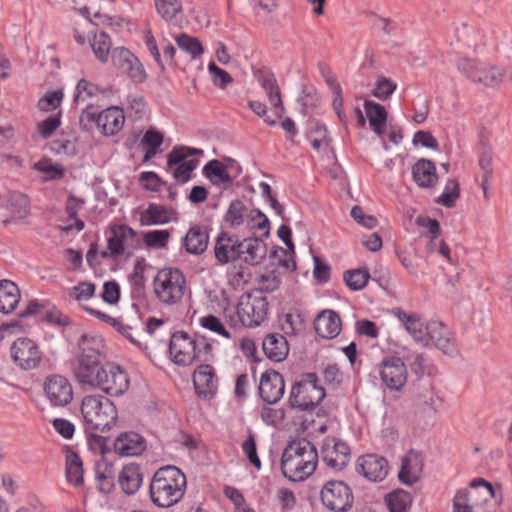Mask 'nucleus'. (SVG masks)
Wrapping results in <instances>:
<instances>
[{"mask_svg": "<svg viewBox=\"0 0 512 512\" xmlns=\"http://www.w3.org/2000/svg\"><path fill=\"white\" fill-rule=\"evenodd\" d=\"M99 354H76L67 362L68 370L82 388L95 389L104 367Z\"/></svg>", "mask_w": 512, "mask_h": 512, "instance_id": "obj_7", "label": "nucleus"}, {"mask_svg": "<svg viewBox=\"0 0 512 512\" xmlns=\"http://www.w3.org/2000/svg\"><path fill=\"white\" fill-rule=\"evenodd\" d=\"M412 501V495L403 489H396L385 496L389 512H408Z\"/></svg>", "mask_w": 512, "mask_h": 512, "instance_id": "obj_35", "label": "nucleus"}, {"mask_svg": "<svg viewBox=\"0 0 512 512\" xmlns=\"http://www.w3.org/2000/svg\"><path fill=\"white\" fill-rule=\"evenodd\" d=\"M318 453L312 442L302 439L290 443L283 451L281 470L287 479L298 482L308 478L316 469Z\"/></svg>", "mask_w": 512, "mask_h": 512, "instance_id": "obj_2", "label": "nucleus"}, {"mask_svg": "<svg viewBox=\"0 0 512 512\" xmlns=\"http://www.w3.org/2000/svg\"><path fill=\"white\" fill-rule=\"evenodd\" d=\"M21 294L18 286L11 280H0V312L12 313L18 306Z\"/></svg>", "mask_w": 512, "mask_h": 512, "instance_id": "obj_31", "label": "nucleus"}, {"mask_svg": "<svg viewBox=\"0 0 512 512\" xmlns=\"http://www.w3.org/2000/svg\"><path fill=\"white\" fill-rule=\"evenodd\" d=\"M157 13L163 20L169 23L176 24L178 22L177 16L182 14L181 0H154Z\"/></svg>", "mask_w": 512, "mask_h": 512, "instance_id": "obj_38", "label": "nucleus"}, {"mask_svg": "<svg viewBox=\"0 0 512 512\" xmlns=\"http://www.w3.org/2000/svg\"><path fill=\"white\" fill-rule=\"evenodd\" d=\"M8 203L12 212L15 213L18 216V218L22 219L29 215L30 201L27 195L19 192H14L10 195Z\"/></svg>", "mask_w": 512, "mask_h": 512, "instance_id": "obj_51", "label": "nucleus"}, {"mask_svg": "<svg viewBox=\"0 0 512 512\" xmlns=\"http://www.w3.org/2000/svg\"><path fill=\"white\" fill-rule=\"evenodd\" d=\"M422 347L435 348L448 352L455 348V338L449 328L439 321H431L425 325Z\"/></svg>", "mask_w": 512, "mask_h": 512, "instance_id": "obj_16", "label": "nucleus"}, {"mask_svg": "<svg viewBox=\"0 0 512 512\" xmlns=\"http://www.w3.org/2000/svg\"><path fill=\"white\" fill-rule=\"evenodd\" d=\"M40 363V354H0V372L5 374L29 371L37 368Z\"/></svg>", "mask_w": 512, "mask_h": 512, "instance_id": "obj_22", "label": "nucleus"}, {"mask_svg": "<svg viewBox=\"0 0 512 512\" xmlns=\"http://www.w3.org/2000/svg\"><path fill=\"white\" fill-rule=\"evenodd\" d=\"M268 309L269 303L263 289H253L240 297L236 313L243 326L253 328L267 318Z\"/></svg>", "mask_w": 512, "mask_h": 512, "instance_id": "obj_5", "label": "nucleus"}, {"mask_svg": "<svg viewBox=\"0 0 512 512\" xmlns=\"http://www.w3.org/2000/svg\"><path fill=\"white\" fill-rule=\"evenodd\" d=\"M186 488V476L178 467L163 466L150 480L149 498L159 508H170L182 500Z\"/></svg>", "mask_w": 512, "mask_h": 512, "instance_id": "obj_1", "label": "nucleus"}, {"mask_svg": "<svg viewBox=\"0 0 512 512\" xmlns=\"http://www.w3.org/2000/svg\"><path fill=\"white\" fill-rule=\"evenodd\" d=\"M137 232L127 224H113L110 226V236L107 239V248L121 256L125 254V242L128 239H137Z\"/></svg>", "mask_w": 512, "mask_h": 512, "instance_id": "obj_29", "label": "nucleus"}, {"mask_svg": "<svg viewBox=\"0 0 512 512\" xmlns=\"http://www.w3.org/2000/svg\"><path fill=\"white\" fill-rule=\"evenodd\" d=\"M130 386L127 372L114 362H104L101 376L95 389H99L107 395L118 397L123 395Z\"/></svg>", "mask_w": 512, "mask_h": 512, "instance_id": "obj_8", "label": "nucleus"}, {"mask_svg": "<svg viewBox=\"0 0 512 512\" xmlns=\"http://www.w3.org/2000/svg\"><path fill=\"white\" fill-rule=\"evenodd\" d=\"M237 166L238 174L242 168L237 161L229 156H224L222 161L218 159L209 160L202 168L203 176L215 187L222 190H228L234 184V177L229 173V169Z\"/></svg>", "mask_w": 512, "mask_h": 512, "instance_id": "obj_10", "label": "nucleus"}, {"mask_svg": "<svg viewBox=\"0 0 512 512\" xmlns=\"http://www.w3.org/2000/svg\"><path fill=\"white\" fill-rule=\"evenodd\" d=\"M186 279L179 268H164L154 278V292L168 305L179 302L184 296Z\"/></svg>", "mask_w": 512, "mask_h": 512, "instance_id": "obj_6", "label": "nucleus"}, {"mask_svg": "<svg viewBox=\"0 0 512 512\" xmlns=\"http://www.w3.org/2000/svg\"><path fill=\"white\" fill-rule=\"evenodd\" d=\"M460 198V185L456 179H448L443 193L435 199V203L446 208H453Z\"/></svg>", "mask_w": 512, "mask_h": 512, "instance_id": "obj_44", "label": "nucleus"}, {"mask_svg": "<svg viewBox=\"0 0 512 512\" xmlns=\"http://www.w3.org/2000/svg\"><path fill=\"white\" fill-rule=\"evenodd\" d=\"M66 477L69 483L78 486L83 482V467L81 458L76 453L67 455Z\"/></svg>", "mask_w": 512, "mask_h": 512, "instance_id": "obj_45", "label": "nucleus"}, {"mask_svg": "<svg viewBox=\"0 0 512 512\" xmlns=\"http://www.w3.org/2000/svg\"><path fill=\"white\" fill-rule=\"evenodd\" d=\"M78 346L81 352H101L105 347V341L100 335L90 336L84 333L79 338Z\"/></svg>", "mask_w": 512, "mask_h": 512, "instance_id": "obj_58", "label": "nucleus"}, {"mask_svg": "<svg viewBox=\"0 0 512 512\" xmlns=\"http://www.w3.org/2000/svg\"><path fill=\"white\" fill-rule=\"evenodd\" d=\"M503 74L496 66H489L482 63L473 82L481 83L487 87H498L502 82Z\"/></svg>", "mask_w": 512, "mask_h": 512, "instance_id": "obj_41", "label": "nucleus"}, {"mask_svg": "<svg viewBox=\"0 0 512 512\" xmlns=\"http://www.w3.org/2000/svg\"><path fill=\"white\" fill-rule=\"evenodd\" d=\"M260 417L266 425L277 428L285 419V411L283 408L264 406L261 408Z\"/></svg>", "mask_w": 512, "mask_h": 512, "instance_id": "obj_55", "label": "nucleus"}, {"mask_svg": "<svg viewBox=\"0 0 512 512\" xmlns=\"http://www.w3.org/2000/svg\"><path fill=\"white\" fill-rule=\"evenodd\" d=\"M121 296L120 286L116 281H107L103 284L102 300L110 305L119 302Z\"/></svg>", "mask_w": 512, "mask_h": 512, "instance_id": "obj_63", "label": "nucleus"}, {"mask_svg": "<svg viewBox=\"0 0 512 512\" xmlns=\"http://www.w3.org/2000/svg\"><path fill=\"white\" fill-rule=\"evenodd\" d=\"M423 469V454L415 449H410L401 459L398 479L402 484L412 486L420 480Z\"/></svg>", "mask_w": 512, "mask_h": 512, "instance_id": "obj_18", "label": "nucleus"}, {"mask_svg": "<svg viewBox=\"0 0 512 512\" xmlns=\"http://www.w3.org/2000/svg\"><path fill=\"white\" fill-rule=\"evenodd\" d=\"M241 448L249 462L256 468H261V460L257 454L256 440L252 432H249L247 438L242 442Z\"/></svg>", "mask_w": 512, "mask_h": 512, "instance_id": "obj_60", "label": "nucleus"}, {"mask_svg": "<svg viewBox=\"0 0 512 512\" xmlns=\"http://www.w3.org/2000/svg\"><path fill=\"white\" fill-rule=\"evenodd\" d=\"M404 326L415 342L421 344V341H423L425 325L421 322L419 315L412 313V317L404 324Z\"/></svg>", "mask_w": 512, "mask_h": 512, "instance_id": "obj_61", "label": "nucleus"}, {"mask_svg": "<svg viewBox=\"0 0 512 512\" xmlns=\"http://www.w3.org/2000/svg\"><path fill=\"white\" fill-rule=\"evenodd\" d=\"M139 181L144 190L159 192L161 186H166L167 182L164 181L156 172L154 171H144L139 176Z\"/></svg>", "mask_w": 512, "mask_h": 512, "instance_id": "obj_59", "label": "nucleus"}, {"mask_svg": "<svg viewBox=\"0 0 512 512\" xmlns=\"http://www.w3.org/2000/svg\"><path fill=\"white\" fill-rule=\"evenodd\" d=\"M314 330L316 334L327 340H331L336 338L342 327V321L340 315L331 309L322 310L315 317L314 322Z\"/></svg>", "mask_w": 512, "mask_h": 512, "instance_id": "obj_24", "label": "nucleus"}, {"mask_svg": "<svg viewBox=\"0 0 512 512\" xmlns=\"http://www.w3.org/2000/svg\"><path fill=\"white\" fill-rule=\"evenodd\" d=\"M103 116V110L98 111V108L94 105H88L81 113L80 116V126L83 131H89L91 129V126L88 124H95L96 127L100 128V124Z\"/></svg>", "mask_w": 512, "mask_h": 512, "instance_id": "obj_56", "label": "nucleus"}, {"mask_svg": "<svg viewBox=\"0 0 512 512\" xmlns=\"http://www.w3.org/2000/svg\"><path fill=\"white\" fill-rule=\"evenodd\" d=\"M111 61L115 68L126 74L134 83L142 84L147 79L140 60L127 48L116 47L111 51Z\"/></svg>", "mask_w": 512, "mask_h": 512, "instance_id": "obj_11", "label": "nucleus"}, {"mask_svg": "<svg viewBox=\"0 0 512 512\" xmlns=\"http://www.w3.org/2000/svg\"><path fill=\"white\" fill-rule=\"evenodd\" d=\"M170 236L169 230H151L142 234L146 247L155 249L166 248Z\"/></svg>", "mask_w": 512, "mask_h": 512, "instance_id": "obj_48", "label": "nucleus"}, {"mask_svg": "<svg viewBox=\"0 0 512 512\" xmlns=\"http://www.w3.org/2000/svg\"><path fill=\"white\" fill-rule=\"evenodd\" d=\"M242 243L237 234L222 230L215 238L213 252L217 263L226 265L242 258Z\"/></svg>", "mask_w": 512, "mask_h": 512, "instance_id": "obj_13", "label": "nucleus"}, {"mask_svg": "<svg viewBox=\"0 0 512 512\" xmlns=\"http://www.w3.org/2000/svg\"><path fill=\"white\" fill-rule=\"evenodd\" d=\"M322 504L332 512H347L353 504L351 488L343 481H328L321 489Z\"/></svg>", "mask_w": 512, "mask_h": 512, "instance_id": "obj_9", "label": "nucleus"}, {"mask_svg": "<svg viewBox=\"0 0 512 512\" xmlns=\"http://www.w3.org/2000/svg\"><path fill=\"white\" fill-rule=\"evenodd\" d=\"M396 88L395 82L385 76H380L377 78L371 94L379 100L385 101L395 92Z\"/></svg>", "mask_w": 512, "mask_h": 512, "instance_id": "obj_54", "label": "nucleus"}, {"mask_svg": "<svg viewBox=\"0 0 512 512\" xmlns=\"http://www.w3.org/2000/svg\"><path fill=\"white\" fill-rule=\"evenodd\" d=\"M254 75L261 84V87L265 90L270 103H274L276 99H282L280 87L273 72L269 70H258Z\"/></svg>", "mask_w": 512, "mask_h": 512, "instance_id": "obj_36", "label": "nucleus"}, {"mask_svg": "<svg viewBox=\"0 0 512 512\" xmlns=\"http://www.w3.org/2000/svg\"><path fill=\"white\" fill-rule=\"evenodd\" d=\"M453 512H473L468 489H459L453 498Z\"/></svg>", "mask_w": 512, "mask_h": 512, "instance_id": "obj_64", "label": "nucleus"}, {"mask_svg": "<svg viewBox=\"0 0 512 512\" xmlns=\"http://www.w3.org/2000/svg\"><path fill=\"white\" fill-rule=\"evenodd\" d=\"M483 62H480L476 59L470 58H461L457 61V69L468 79L471 81L477 75L478 70L480 69Z\"/></svg>", "mask_w": 512, "mask_h": 512, "instance_id": "obj_62", "label": "nucleus"}, {"mask_svg": "<svg viewBox=\"0 0 512 512\" xmlns=\"http://www.w3.org/2000/svg\"><path fill=\"white\" fill-rule=\"evenodd\" d=\"M101 132L105 136L116 135L124 125L125 116L122 108L118 106H111L103 110V116H101Z\"/></svg>", "mask_w": 512, "mask_h": 512, "instance_id": "obj_32", "label": "nucleus"}, {"mask_svg": "<svg viewBox=\"0 0 512 512\" xmlns=\"http://www.w3.org/2000/svg\"><path fill=\"white\" fill-rule=\"evenodd\" d=\"M380 377L383 384L391 391H400L407 382V368L404 361L397 356L382 360Z\"/></svg>", "mask_w": 512, "mask_h": 512, "instance_id": "obj_15", "label": "nucleus"}, {"mask_svg": "<svg viewBox=\"0 0 512 512\" xmlns=\"http://www.w3.org/2000/svg\"><path fill=\"white\" fill-rule=\"evenodd\" d=\"M62 112L51 114L37 124V132L43 139L51 137L61 125Z\"/></svg>", "mask_w": 512, "mask_h": 512, "instance_id": "obj_50", "label": "nucleus"}, {"mask_svg": "<svg viewBox=\"0 0 512 512\" xmlns=\"http://www.w3.org/2000/svg\"><path fill=\"white\" fill-rule=\"evenodd\" d=\"M209 230L206 226H191L183 238V246L186 252L193 255L203 254L209 244Z\"/></svg>", "mask_w": 512, "mask_h": 512, "instance_id": "obj_26", "label": "nucleus"}, {"mask_svg": "<svg viewBox=\"0 0 512 512\" xmlns=\"http://www.w3.org/2000/svg\"><path fill=\"white\" fill-rule=\"evenodd\" d=\"M364 110L370 129L381 137L387 128L388 112L386 108L380 103L366 99Z\"/></svg>", "mask_w": 512, "mask_h": 512, "instance_id": "obj_28", "label": "nucleus"}, {"mask_svg": "<svg viewBox=\"0 0 512 512\" xmlns=\"http://www.w3.org/2000/svg\"><path fill=\"white\" fill-rule=\"evenodd\" d=\"M142 468L135 463H129L121 469L118 476V483L126 495H134L143 483Z\"/></svg>", "mask_w": 512, "mask_h": 512, "instance_id": "obj_27", "label": "nucleus"}, {"mask_svg": "<svg viewBox=\"0 0 512 512\" xmlns=\"http://www.w3.org/2000/svg\"><path fill=\"white\" fill-rule=\"evenodd\" d=\"M177 46L188 53L192 59L199 58L204 53V47L200 40L186 33H181L175 38Z\"/></svg>", "mask_w": 512, "mask_h": 512, "instance_id": "obj_43", "label": "nucleus"}, {"mask_svg": "<svg viewBox=\"0 0 512 512\" xmlns=\"http://www.w3.org/2000/svg\"><path fill=\"white\" fill-rule=\"evenodd\" d=\"M246 211L247 207L241 200H232L223 216V221L230 228H238L244 223Z\"/></svg>", "mask_w": 512, "mask_h": 512, "instance_id": "obj_40", "label": "nucleus"}, {"mask_svg": "<svg viewBox=\"0 0 512 512\" xmlns=\"http://www.w3.org/2000/svg\"><path fill=\"white\" fill-rule=\"evenodd\" d=\"M321 458L329 468L341 471L350 462V448L340 439L326 437L321 447Z\"/></svg>", "mask_w": 512, "mask_h": 512, "instance_id": "obj_14", "label": "nucleus"}, {"mask_svg": "<svg viewBox=\"0 0 512 512\" xmlns=\"http://www.w3.org/2000/svg\"><path fill=\"white\" fill-rule=\"evenodd\" d=\"M356 469L359 474L372 482L383 481L389 472L386 458L378 454H366L357 459Z\"/></svg>", "mask_w": 512, "mask_h": 512, "instance_id": "obj_17", "label": "nucleus"}, {"mask_svg": "<svg viewBox=\"0 0 512 512\" xmlns=\"http://www.w3.org/2000/svg\"><path fill=\"white\" fill-rule=\"evenodd\" d=\"M111 46V38L106 32L100 31L94 34L91 47L95 57L100 62L106 63L108 61Z\"/></svg>", "mask_w": 512, "mask_h": 512, "instance_id": "obj_42", "label": "nucleus"}, {"mask_svg": "<svg viewBox=\"0 0 512 512\" xmlns=\"http://www.w3.org/2000/svg\"><path fill=\"white\" fill-rule=\"evenodd\" d=\"M324 387L315 373H307L293 384L289 394V405L299 411L314 410L325 398Z\"/></svg>", "mask_w": 512, "mask_h": 512, "instance_id": "obj_4", "label": "nucleus"}, {"mask_svg": "<svg viewBox=\"0 0 512 512\" xmlns=\"http://www.w3.org/2000/svg\"><path fill=\"white\" fill-rule=\"evenodd\" d=\"M146 268L144 258L137 259L134 263L133 272L129 275V280L133 287V292L142 294L145 290V276L144 271Z\"/></svg>", "mask_w": 512, "mask_h": 512, "instance_id": "obj_52", "label": "nucleus"}, {"mask_svg": "<svg viewBox=\"0 0 512 512\" xmlns=\"http://www.w3.org/2000/svg\"><path fill=\"white\" fill-rule=\"evenodd\" d=\"M171 215H176L173 208L162 204L149 203L148 207L141 212L139 222L141 226L164 225L172 220Z\"/></svg>", "mask_w": 512, "mask_h": 512, "instance_id": "obj_30", "label": "nucleus"}, {"mask_svg": "<svg viewBox=\"0 0 512 512\" xmlns=\"http://www.w3.org/2000/svg\"><path fill=\"white\" fill-rule=\"evenodd\" d=\"M33 168L44 174V182L60 180L66 173V168L63 165L52 162L50 158L39 160L34 164Z\"/></svg>", "mask_w": 512, "mask_h": 512, "instance_id": "obj_39", "label": "nucleus"}, {"mask_svg": "<svg viewBox=\"0 0 512 512\" xmlns=\"http://www.w3.org/2000/svg\"><path fill=\"white\" fill-rule=\"evenodd\" d=\"M259 395L267 404L277 403L284 394L285 383L282 375L274 370L262 373L259 383Z\"/></svg>", "mask_w": 512, "mask_h": 512, "instance_id": "obj_20", "label": "nucleus"}, {"mask_svg": "<svg viewBox=\"0 0 512 512\" xmlns=\"http://www.w3.org/2000/svg\"><path fill=\"white\" fill-rule=\"evenodd\" d=\"M208 72L211 75L213 84L220 89H225L233 82L232 76L213 61H210L208 64Z\"/></svg>", "mask_w": 512, "mask_h": 512, "instance_id": "obj_57", "label": "nucleus"}, {"mask_svg": "<svg viewBox=\"0 0 512 512\" xmlns=\"http://www.w3.org/2000/svg\"><path fill=\"white\" fill-rule=\"evenodd\" d=\"M44 393L52 407L63 408L73 400V387L70 381L62 375L53 374L44 381Z\"/></svg>", "mask_w": 512, "mask_h": 512, "instance_id": "obj_12", "label": "nucleus"}, {"mask_svg": "<svg viewBox=\"0 0 512 512\" xmlns=\"http://www.w3.org/2000/svg\"><path fill=\"white\" fill-rule=\"evenodd\" d=\"M164 136L156 128H149L144 133L141 139V145L145 149L143 162L150 161L157 154L161 153V145L163 144Z\"/></svg>", "mask_w": 512, "mask_h": 512, "instance_id": "obj_34", "label": "nucleus"}, {"mask_svg": "<svg viewBox=\"0 0 512 512\" xmlns=\"http://www.w3.org/2000/svg\"><path fill=\"white\" fill-rule=\"evenodd\" d=\"M262 352H289L287 339L279 333L267 335L262 343Z\"/></svg>", "mask_w": 512, "mask_h": 512, "instance_id": "obj_53", "label": "nucleus"}, {"mask_svg": "<svg viewBox=\"0 0 512 512\" xmlns=\"http://www.w3.org/2000/svg\"><path fill=\"white\" fill-rule=\"evenodd\" d=\"M479 166L487 176L493 175V150L489 141L482 137L478 143Z\"/></svg>", "mask_w": 512, "mask_h": 512, "instance_id": "obj_46", "label": "nucleus"}, {"mask_svg": "<svg viewBox=\"0 0 512 512\" xmlns=\"http://www.w3.org/2000/svg\"><path fill=\"white\" fill-rule=\"evenodd\" d=\"M242 243V251L246 256L244 262L250 266H257L262 263L267 255V245L262 243L260 238H244L240 239Z\"/></svg>", "mask_w": 512, "mask_h": 512, "instance_id": "obj_33", "label": "nucleus"}, {"mask_svg": "<svg viewBox=\"0 0 512 512\" xmlns=\"http://www.w3.org/2000/svg\"><path fill=\"white\" fill-rule=\"evenodd\" d=\"M412 179L421 189L434 188L439 180L435 163L427 158L418 159L411 169Z\"/></svg>", "mask_w": 512, "mask_h": 512, "instance_id": "obj_25", "label": "nucleus"}, {"mask_svg": "<svg viewBox=\"0 0 512 512\" xmlns=\"http://www.w3.org/2000/svg\"><path fill=\"white\" fill-rule=\"evenodd\" d=\"M81 414L87 433L108 431L118 420V411L114 403L100 395L85 396L81 403Z\"/></svg>", "mask_w": 512, "mask_h": 512, "instance_id": "obj_3", "label": "nucleus"}, {"mask_svg": "<svg viewBox=\"0 0 512 512\" xmlns=\"http://www.w3.org/2000/svg\"><path fill=\"white\" fill-rule=\"evenodd\" d=\"M193 385L198 397L210 399L217 392V378L212 366L202 364L193 374Z\"/></svg>", "mask_w": 512, "mask_h": 512, "instance_id": "obj_23", "label": "nucleus"}, {"mask_svg": "<svg viewBox=\"0 0 512 512\" xmlns=\"http://www.w3.org/2000/svg\"><path fill=\"white\" fill-rule=\"evenodd\" d=\"M99 93L105 94V90L86 79H80L74 91L73 102L77 104L80 100L96 96Z\"/></svg>", "mask_w": 512, "mask_h": 512, "instance_id": "obj_47", "label": "nucleus"}, {"mask_svg": "<svg viewBox=\"0 0 512 512\" xmlns=\"http://www.w3.org/2000/svg\"><path fill=\"white\" fill-rule=\"evenodd\" d=\"M64 98V93L61 89L47 91L37 103L40 111L49 112L60 107Z\"/></svg>", "mask_w": 512, "mask_h": 512, "instance_id": "obj_49", "label": "nucleus"}, {"mask_svg": "<svg viewBox=\"0 0 512 512\" xmlns=\"http://www.w3.org/2000/svg\"><path fill=\"white\" fill-rule=\"evenodd\" d=\"M198 165V159H185V156H182V148H172L167 155V167L171 170L173 178L180 184H185L192 178Z\"/></svg>", "mask_w": 512, "mask_h": 512, "instance_id": "obj_19", "label": "nucleus"}, {"mask_svg": "<svg viewBox=\"0 0 512 512\" xmlns=\"http://www.w3.org/2000/svg\"><path fill=\"white\" fill-rule=\"evenodd\" d=\"M146 447V439L134 431L120 433L113 443V450L120 457L139 456L146 450Z\"/></svg>", "mask_w": 512, "mask_h": 512, "instance_id": "obj_21", "label": "nucleus"}, {"mask_svg": "<svg viewBox=\"0 0 512 512\" xmlns=\"http://www.w3.org/2000/svg\"><path fill=\"white\" fill-rule=\"evenodd\" d=\"M371 278L367 267L346 270L343 273V280L351 291H360L364 289Z\"/></svg>", "mask_w": 512, "mask_h": 512, "instance_id": "obj_37", "label": "nucleus"}]
</instances>
